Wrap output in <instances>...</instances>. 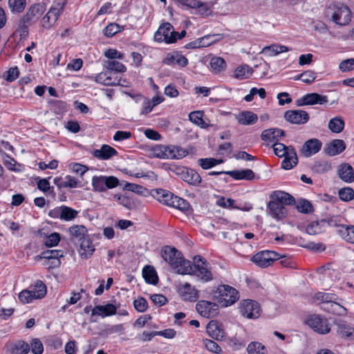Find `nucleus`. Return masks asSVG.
<instances>
[{"label":"nucleus","mask_w":354,"mask_h":354,"mask_svg":"<svg viewBox=\"0 0 354 354\" xmlns=\"http://www.w3.org/2000/svg\"><path fill=\"white\" fill-rule=\"evenodd\" d=\"M191 270L186 274H192L204 282L212 279V274L207 268V262L203 257L196 255L193 258V263L190 262Z\"/></svg>","instance_id":"4"},{"label":"nucleus","mask_w":354,"mask_h":354,"mask_svg":"<svg viewBox=\"0 0 354 354\" xmlns=\"http://www.w3.org/2000/svg\"><path fill=\"white\" fill-rule=\"evenodd\" d=\"M31 351L33 354H42L44 346L39 339H33L30 343Z\"/></svg>","instance_id":"64"},{"label":"nucleus","mask_w":354,"mask_h":354,"mask_svg":"<svg viewBox=\"0 0 354 354\" xmlns=\"http://www.w3.org/2000/svg\"><path fill=\"white\" fill-rule=\"evenodd\" d=\"M296 208L299 212L310 214L313 212V207L310 201L306 199H301L298 201Z\"/></svg>","instance_id":"49"},{"label":"nucleus","mask_w":354,"mask_h":354,"mask_svg":"<svg viewBox=\"0 0 354 354\" xmlns=\"http://www.w3.org/2000/svg\"><path fill=\"white\" fill-rule=\"evenodd\" d=\"M270 199L277 201L281 204L286 205H292L295 203V198L290 194L280 190H276L271 193Z\"/></svg>","instance_id":"21"},{"label":"nucleus","mask_w":354,"mask_h":354,"mask_svg":"<svg viewBox=\"0 0 354 354\" xmlns=\"http://www.w3.org/2000/svg\"><path fill=\"white\" fill-rule=\"evenodd\" d=\"M189 151L175 145H157L154 149L153 155H188Z\"/></svg>","instance_id":"14"},{"label":"nucleus","mask_w":354,"mask_h":354,"mask_svg":"<svg viewBox=\"0 0 354 354\" xmlns=\"http://www.w3.org/2000/svg\"><path fill=\"white\" fill-rule=\"evenodd\" d=\"M64 257V252L61 250H48L41 252L40 258L45 259L50 261L53 259Z\"/></svg>","instance_id":"51"},{"label":"nucleus","mask_w":354,"mask_h":354,"mask_svg":"<svg viewBox=\"0 0 354 354\" xmlns=\"http://www.w3.org/2000/svg\"><path fill=\"white\" fill-rule=\"evenodd\" d=\"M306 322L309 327L317 333L326 334L330 330L328 320L320 315H312L308 317Z\"/></svg>","instance_id":"8"},{"label":"nucleus","mask_w":354,"mask_h":354,"mask_svg":"<svg viewBox=\"0 0 354 354\" xmlns=\"http://www.w3.org/2000/svg\"><path fill=\"white\" fill-rule=\"evenodd\" d=\"M225 173L227 175L236 180H252L255 177L254 173L250 169L226 171Z\"/></svg>","instance_id":"23"},{"label":"nucleus","mask_w":354,"mask_h":354,"mask_svg":"<svg viewBox=\"0 0 354 354\" xmlns=\"http://www.w3.org/2000/svg\"><path fill=\"white\" fill-rule=\"evenodd\" d=\"M80 254L84 259H88L94 252L95 248L88 238L80 241Z\"/></svg>","instance_id":"34"},{"label":"nucleus","mask_w":354,"mask_h":354,"mask_svg":"<svg viewBox=\"0 0 354 354\" xmlns=\"http://www.w3.org/2000/svg\"><path fill=\"white\" fill-rule=\"evenodd\" d=\"M117 312V306L112 304H107L104 306H95L92 310V315H99L102 317L115 315Z\"/></svg>","instance_id":"22"},{"label":"nucleus","mask_w":354,"mask_h":354,"mask_svg":"<svg viewBox=\"0 0 354 354\" xmlns=\"http://www.w3.org/2000/svg\"><path fill=\"white\" fill-rule=\"evenodd\" d=\"M298 163V156H284L281 162V168L289 170L293 168Z\"/></svg>","instance_id":"55"},{"label":"nucleus","mask_w":354,"mask_h":354,"mask_svg":"<svg viewBox=\"0 0 354 354\" xmlns=\"http://www.w3.org/2000/svg\"><path fill=\"white\" fill-rule=\"evenodd\" d=\"M322 147V142L317 138H311L306 140L301 149V153L304 155H313L318 153Z\"/></svg>","instance_id":"18"},{"label":"nucleus","mask_w":354,"mask_h":354,"mask_svg":"<svg viewBox=\"0 0 354 354\" xmlns=\"http://www.w3.org/2000/svg\"><path fill=\"white\" fill-rule=\"evenodd\" d=\"M239 308L241 315L246 318L257 319L260 316V306L255 301L243 300L240 303Z\"/></svg>","instance_id":"7"},{"label":"nucleus","mask_w":354,"mask_h":354,"mask_svg":"<svg viewBox=\"0 0 354 354\" xmlns=\"http://www.w3.org/2000/svg\"><path fill=\"white\" fill-rule=\"evenodd\" d=\"M253 73V70L248 65H242L237 67L234 72V77L239 80L249 78Z\"/></svg>","instance_id":"39"},{"label":"nucleus","mask_w":354,"mask_h":354,"mask_svg":"<svg viewBox=\"0 0 354 354\" xmlns=\"http://www.w3.org/2000/svg\"><path fill=\"white\" fill-rule=\"evenodd\" d=\"M162 167L165 169L176 174L189 185L198 186L201 183V176L193 169L177 165L174 163H163Z\"/></svg>","instance_id":"3"},{"label":"nucleus","mask_w":354,"mask_h":354,"mask_svg":"<svg viewBox=\"0 0 354 354\" xmlns=\"http://www.w3.org/2000/svg\"><path fill=\"white\" fill-rule=\"evenodd\" d=\"M151 195L160 203L183 212H186L190 209V204L187 200L174 194L169 190L163 189H151Z\"/></svg>","instance_id":"2"},{"label":"nucleus","mask_w":354,"mask_h":354,"mask_svg":"<svg viewBox=\"0 0 354 354\" xmlns=\"http://www.w3.org/2000/svg\"><path fill=\"white\" fill-rule=\"evenodd\" d=\"M203 344L205 348L210 352L220 354L222 352V349L218 344L213 340L205 339H203Z\"/></svg>","instance_id":"57"},{"label":"nucleus","mask_w":354,"mask_h":354,"mask_svg":"<svg viewBox=\"0 0 354 354\" xmlns=\"http://www.w3.org/2000/svg\"><path fill=\"white\" fill-rule=\"evenodd\" d=\"M120 31V27L118 24L111 23L109 24L103 30L104 34L109 37H111Z\"/></svg>","instance_id":"62"},{"label":"nucleus","mask_w":354,"mask_h":354,"mask_svg":"<svg viewBox=\"0 0 354 354\" xmlns=\"http://www.w3.org/2000/svg\"><path fill=\"white\" fill-rule=\"evenodd\" d=\"M160 254L171 267L177 270L178 274H185L191 270L190 261L185 259L182 253L174 247L164 246L161 249Z\"/></svg>","instance_id":"1"},{"label":"nucleus","mask_w":354,"mask_h":354,"mask_svg":"<svg viewBox=\"0 0 354 354\" xmlns=\"http://www.w3.org/2000/svg\"><path fill=\"white\" fill-rule=\"evenodd\" d=\"M218 292L221 299L225 301V306L233 304L239 298L238 291L234 288L228 285L219 286Z\"/></svg>","instance_id":"11"},{"label":"nucleus","mask_w":354,"mask_h":354,"mask_svg":"<svg viewBox=\"0 0 354 354\" xmlns=\"http://www.w3.org/2000/svg\"><path fill=\"white\" fill-rule=\"evenodd\" d=\"M336 233L346 243H354V225L344 224L339 230H336Z\"/></svg>","instance_id":"24"},{"label":"nucleus","mask_w":354,"mask_h":354,"mask_svg":"<svg viewBox=\"0 0 354 354\" xmlns=\"http://www.w3.org/2000/svg\"><path fill=\"white\" fill-rule=\"evenodd\" d=\"M345 149L346 145L343 140L335 139L325 145L324 152L326 155H338L342 153Z\"/></svg>","instance_id":"17"},{"label":"nucleus","mask_w":354,"mask_h":354,"mask_svg":"<svg viewBox=\"0 0 354 354\" xmlns=\"http://www.w3.org/2000/svg\"><path fill=\"white\" fill-rule=\"evenodd\" d=\"M35 295L32 293L28 289L23 290L19 294V299L21 302L24 304L30 303L33 299H35L34 297Z\"/></svg>","instance_id":"61"},{"label":"nucleus","mask_w":354,"mask_h":354,"mask_svg":"<svg viewBox=\"0 0 354 354\" xmlns=\"http://www.w3.org/2000/svg\"><path fill=\"white\" fill-rule=\"evenodd\" d=\"M314 299L317 301H319V303L342 301V299H339L338 296L334 293L323 292H319L316 293L314 296Z\"/></svg>","instance_id":"42"},{"label":"nucleus","mask_w":354,"mask_h":354,"mask_svg":"<svg viewBox=\"0 0 354 354\" xmlns=\"http://www.w3.org/2000/svg\"><path fill=\"white\" fill-rule=\"evenodd\" d=\"M236 119L241 124L251 125L256 123L258 116L252 111H243L237 115Z\"/></svg>","instance_id":"29"},{"label":"nucleus","mask_w":354,"mask_h":354,"mask_svg":"<svg viewBox=\"0 0 354 354\" xmlns=\"http://www.w3.org/2000/svg\"><path fill=\"white\" fill-rule=\"evenodd\" d=\"M68 232L71 240L80 241L86 237L88 230L82 225H73L68 229Z\"/></svg>","instance_id":"25"},{"label":"nucleus","mask_w":354,"mask_h":354,"mask_svg":"<svg viewBox=\"0 0 354 354\" xmlns=\"http://www.w3.org/2000/svg\"><path fill=\"white\" fill-rule=\"evenodd\" d=\"M285 119L295 124H303L309 120L308 113L304 110H288L284 113Z\"/></svg>","instance_id":"12"},{"label":"nucleus","mask_w":354,"mask_h":354,"mask_svg":"<svg viewBox=\"0 0 354 354\" xmlns=\"http://www.w3.org/2000/svg\"><path fill=\"white\" fill-rule=\"evenodd\" d=\"M343 218L339 215H333L331 216H328L322 219L324 225L325 227H335L337 230H339L340 226H344V224L342 223Z\"/></svg>","instance_id":"44"},{"label":"nucleus","mask_w":354,"mask_h":354,"mask_svg":"<svg viewBox=\"0 0 354 354\" xmlns=\"http://www.w3.org/2000/svg\"><path fill=\"white\" fill-rule=\"evenodd\" d=\"M179 292L185 301H196L199 297L198 291L188 283H185L179 288Z\"/></svg>","instance_id":"19"},{"label":"nucleus","mask_w":354,"mask_h":354,"mask_svg":"<svg viewBox=\"0 0 354 354\" xmlns=\"http://www.w3.org/2000/svg\"><path fill=\"white\" fill-rule=\"evenodd\" d=\"M203 112L201 111H192L189 114V120L200 126L202 128L206 127L207 125L205 122L203 120Z\"/></svg>","instance_id":"45"},{"label":"nucleus","mask_w":354,"mask_h":354,"mask_svg":"<svg viewBox=\"0 0 354 354\" xmlns=\"http://www.w3.org/2000/svg\"><path fill=\"white\" fill-rule=\"evenodd\" d=\"M248 354H267L268 350L264 345L258 342H250L247 347Z\"/></svg>","instance_id":"43"},{"label":"nucleus","mask_w":354,"mask_h":354,"mask_svg":"<svg viewBox=\"0 0 354 354\" xmlns=\"http://www.w3.org/2000/svg\"><path fill=\"white\" fill-rule=\"evenodd\" d=\"M78 212L70 207L62 205V218L61 220L65 221H71L77 217Z\"/></svg>","instance_id":"46"},{"label":"nucleus","mask_w":354,"mask_h":354,"mask_svg":"<svg viewBox=\"0 0 354 354\" xmlns=\"http://www.w3.org/2000/svg\"><path fill=\"white\" fill-rule=\"evenodd\" d=\"M305 103L308 105L324 104L328 102V97L326 95H322L316 93H309L304 95Z\"/></svg>","instance_id":"36"},{"label":"nucleus","mask_w":354,"mask_h":354,"mask_svg":"<svg viewBox=\"0 0 354 354\" xmlns=\"http://www.w3.org/2000/svg\"><path fill=\"white\" fill-rule=\"evenodd\" d=\"M339 177L344 182L351 183L354 181V170L348 164H342L338 169Z\"/></svg>","instance_id":"27"},{"label":"nucleus","mask_w":354,"mask_h":354,"mask_svg":"<svg viewBox=\"0 0 354 354\" xmlns=\"http://www.w3.org/2000/svg\"><path fill=\"white\" fill-rule=\"evenodd\" d=\"M316 78V74L313 71H306L295 77V80H301L303 82L310 84Z\"/></svg>","instance_id":"56"},{"label":"nucleus","mask_w":354,"mask_h":354,"mask_svg":"<svg viewBox=\"0 0 354 354\" xmlns=\"http://www.w3.org/2000/svg\"><path fill=\"white\" fill-rule=\"evenodd\" d=\"M198 165L203 169H209L217 165L224 162V160L214 158H200L197 161Z\"/></svg>","instance_id":"38"},{"label":"nucleus","mask_w":354,"mask_h":354,"mask_svg":"<svg viewBox=\"0 0 354 354\" xmlns=\"http://www.w3.org/2000/svg\"><path fill=\"white\" fill-rule=\"evenodd\" d=\"M106 70L115 73H123L127 70L126 66L121 62L115 60H109L106 64Z\"/></svg>","instance_id":"48"},{"label":"nucleus","mask_w":354,"mask_h":354,"mask_svg":"<svg viewBox=\"0 0 354 354\" xmlns=\"http://www.w3.org/2000/svg\"><path fill=\"white\" fill-rule=\"evenodd\" d=\"M267 207L272 217L276 219H282L287 215V211L284 205L274 199H271L268 203Z\"/></svg>","instance_id":"16"},{"label":"nucleus","mask_w":354,"mask_h":354,"mask_svg":"<svg viewBox=\"0 0 354 354\" xmlns=\"http://www.w3.org/2000/svg\"><path fill=\"white\" fill-rule=\"evenodd\" d=\"M8 5L12 12H21L26 7V0H9Z\"/></svg>","instance_id":"54"},{"label":"nucleus","mask_w":354,"mask_h":354,"mask_svg":"<svg viewBox=\"0 0 354 354\" xmlns=\"http://www.w3.org/2000/svg\"><path fill=\"white\" fill-rule=\"evenodd\" d=\"M30 351V345L23 340L12 344L8 349L10 354H28Z\"/></svg>","instance_id":"33"},{"label":"nucleus","mask_w":354,"mask_h":354,"mask_svg":"<svg viewBox=\"0 0 354 354\" xmlns=\"http://www.w3.org/2000/svg\"><path fill=\"white\" fill-rule=\"evenodd\" d=\"M163 63L167 65L178 64L180 66H185L188 64V60L185 56L182 55H172L169 53L163 60Z\"/></svg>","instance_id":"32"},{"label":"nucleus","mask_w":354,"mask_h":354,"mask_svg":"<svg viewBox=\"0 0 354 354\" xmlns=\"http://www.w3.org/2000/svg\"><path fill=\"white\" fill-rule=\"evenodd\" d=\"M5 160L6 167L12 171H19L21 170V165L18 163L12 156H6Z\"/></svg>","instance_id":"60"},{"label":"nucleus","mask_w":354,"mask_h":354,"mask_svg":"<svg viewBox=\"0 0 354 354\" xmlns=\"http://www.w3.org/2000/svg\"><path fill=\"white\" fill-rule=\"evenodd\" d=\"M60 14L57 10L50 8L41 19L42 26L46 29L51 28L57 21Z\"/></svg>","instance_id":"28"},{"label":"nucleus","mask_w":354,"mask_h":354,"mask_svg":"<svg viewBox=\"0 0 354 354\" xmlns=\"http://www.w3.org/2000/svg\"><path fill=\"white\" fill-rule=\"evenodd\" d=\"M268 153H274V155H297L292 147H286L284 144L277 142L268 147Z\"/></svg>","instance_id":"20"},{"label":"nucleus","mask_w":354,"mask_h":354,"mask_svg":"<svg viewBox=\"0 0 354 354\" xmlns=\"http://www.w3.org/2000/svg\"><path fill=\"white\" fill-rule=\"evenodd\" d=\"M324 230L325 225H324L322 219L309 223L306 228V233L310 235L320 234Z\"/></svg>","instance_id":"37"},{"label":"nucleus","mask_w":354,"mask_h":354,"mask_svg":"<svg viewBox=\"0 0 354 354\" xmlns=\"http://www.w3.org/2000/svg\"><path fill=\"white\" fill-rule=\"evenodd\" d=\"M46 10V5L44 3H38L32 5L22 17L24 23L33 24L36 22Z\"/></svg>","instance_id":"10"},{"label":"nucleus","mask_w":354,"mask_h":354,"mask_svg":"<svg viewBox=\"0 0 354 354\" xmlns=\"http://www.w3.org/2000/svg\"><path fill=\"white\" fill-rule=\"evenodd\" d=\"M123 189L130 191L142 196H145L146 194L148 193L147 189L145 188L142 185L131 183H126L123 187Z\"/></svg>","instance_id":"47"},{"label":"nucleus","mask_w":354,"mask_h":354,"mask_svg":"<svg viewBox=\"0 0 354 354\" xmlns=\"http://www.w3.org/2000/svg\"><path fill=\"white\" fill-rule=\"evenodd\" d=\"M59 241L60 234L57 232H53L46 237L44 243L46 246L52 248L57 245Z\"/></svg>","instance_id":"59"},{"label":"nucleus","mask_w":354,"mask_h":354,"mask_svg":"<svg viewBox=\"0 0 354 354\" xmlns=\"http://www.w3.org/2000/svg\"><path fill=\"white\" fill-rule=\"evenodd\" d=\"M285 132L280 129H268L264 130L261 133V139L270 142H275L278 139L284 136Z\"/></svg>","instance_id":"26"},{"label":"nucleus","mask_w":354,"mask_h":354,"mask_svg":"<svg viewBox=\"0 0 354 354\" xmlns=\"http://www.w3.org/2000/svg\"><path fill=\"white\" fill-rule=\"evenodd\" d=\"M209 66L211 69L216 73L224 71L226 68V62L221 57H214L210 59Z\"/></svg>","instance_id":"41"},{"label":"nucleus","mask_w":354,"mask_h":354,"mask_svg":"<svg viewBox=\"0 0 354 354\" xmlns=\"http://www.w3.org/2000/svg\"><path fill=\"white\" fill-rule=\"evenodd\" d=\"M219 35H207L200 38L201 46L206 47L209 46L212 44L220 39Z\"/></svg>","instance_id":"58"},{"label":"nucleus","mask_w":354,"mask_h":354,"mask_svg":"<svg viewBox=\"0 0 354 354\" xmlns=\"http://www.w3.org/2000/svg\"><path fill=\"white\" fill-rule=\"evenodd\" d=\"M208 335L216 340H221L225 336V330L221 324L216 320H211L206 327Z\"/></svg>","instance_id":"15"},{"label":"nucleus","mask_w":354,"mask_h":354,"mask_svg":"<svg viewBox=\"0 0 354 354\" xmlns=\"http://www.w3.org/2000/svg\"><path fill=\"white\" fill-rule=\"evenodd\" d=\"M160 28H162V35L164 36L165 42L167 44H173L175 43V39L169 38V35H170L169 32L173 31V26L169 23H164L160 26Z\"/></svg>","instance_id":"53"},{"label":"nucleus","mask_w":354,"mask_h":354,"mask_svg":"<svg viewBox=\"0 0 354 354\" xmlns=\"http://www.w3.org/2000/svg\"><path fill=\"white\" fill-rule=\"evenodd\" d=\"M332 19L337 25L345 26L351 20V12L348 6L342 5L335 11Z\"/></svg>","instance_id":"13"},{"label":"nucleus","mask_w":354,"mask_h":354,"mask_svg":"<svg viewBox=\"0 0 354 354\" xmlns=\"http://www.w3.org/2000/svg\"><path fill=\"white\" fill-rule=\"evenodd\" d=\"M142 277L147 283L156 285L158 282L157 272L152 266H145L143 268Z\"/></svg>","instance_id":"30"},{"label":"nucleus","mask_w":354,"mask_h":354,"mask_svg":"<svg viewBox=\"0 0 354 354\" xmlns=\"http://www.w3.org/2000/svg\"><path fill=\"white\" fill-rule=\"evenodd\" d=\"M338 196L343 201H350L354 199V190L349 187L342 188L338 191Z\"/></svg>","instance_id":"52"},{"label":"nucleus","mask_w":354,"mask_h":354,"mask_svg":"<svg viewBox=\"0 0 354 354\" xmlns=\"http://www.w3.org/2000/svg\"><path fill=\"white\" fill-rule=\"evenodd\" d=\"M344 121L341 117H335L330 120L328 127L333 133H340L344 128Z\"/></svg>","instance_id":"40"},{"label":"nucleus","mask_w":354,"mask_h":354,"mask_svg":"<svg viewBox=\"0 0 354 354\" xmlns=\"http://www.w3.org/2000/svg\"><path fill=\"white\" fill-rule=\"evenodd\" d=\"M28 290L35 295L34 297L35 299H41L44 297L46 294V286L45 283L41 280L36 281L35 284L29 287Z\"/></svg>","instance_id":"35"},{"label":"nucleus","mask_w":354,"mask_h":354,"mask_svg":"<svg viewBox=\"0 0 354 354\" xmlns=\"http://www.w3.org/2000/svg\"><path fill=\"white\" fill-rule=\"evenodd\" d=\"M342 72H347L354 69V58L346 59L342 61L339 65Z\"/></svg>","instance_id":"63"},{"label":"nucleus","mask_w":354,"mask_h":354,"mask_svg":"<svg viewBox=\"0 0 354 354\" xmlns=\"http://www.w3.org/2000/svg\"><path fill=\"white\" fill-rule=\"evenodd\" d=\"M197 312L203 317H215L218 313V306L214 302L201 300L196 305Z\"/></svg>","instance_id":"9"},{"label":"nucleus","mask_w":354,"mask_h":354,"mask_svg":"<svg viewBox=\"0 0 354 354\" xmlns=\"http://www.w3.org/2000/svg\"><path fill=\"white\" fill-rule=\"evenodd\" d=\"M312 169L317 173H324L330 170L331 165L327 160H320L314 162Z\"/></svg>","instance_id":"50"},{"label":"nucleus","mask_w":354,"mask_h":354,"mask_svg":"<svg viewBox=\"0 0 354 354\" xmlns=\"http://www.w3.org/2000/svg\"><path fill=\"white\" fill-rule=\"evenodd\" d=\"M118 184V179L113 176H95L92 178L93 190L97 192H105L107 189L115 188Z\"/></svg>","instance_id":"6"},{"label":"nucleus","mask_w":354,"mask_h":354,"mask_svg":"<svg viewBox=\"0 0 354 354\" xmlns=\"http://www.w3.org/2000/svg\"><path fill=\"white\" fill-rule=\"evenodd\" d=\"M289 50H290V49L288 46L274 44L270 46H265L262 50V53L269 57H273L277 56L281 53L288 52Z\"/></svg>","instance_id":"31"},{"label":"nucleus","mask_w":354,"mask_h":354,"mask_svg":"<svg viewBox=\"0 0 354 354\" xmlns=\"http://www.w3.org/2000/svg\"><path fill=\"white\" fill-rule=\"evenodd\" d=\"M281 257V256L274 251L262 250L253 255L250 260L260 268H267Z\"/></svg>","instance_id":"5"}]
</instances>
